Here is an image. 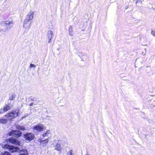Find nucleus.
Instances as JSON below:
<instances>
[{
	"instance_id": "20e7f679",
	"label": "nucleus",
	"mask_w": 155,
	"mask_h": 155,
	"mask_svg": "<svg viewBox=\"0 0 155 155\" xmlns=\"http://www.w3.org/2000/svg\"><path fill=\"white\" fill-rule=\"evenodd\" d=\"M45 127V125L41 124H39L33 127V129L35 132H41Z\"/></svg>"
},
{
	"instance_id": "9b49d317",
	"label": "nucleus",
	"mask_w": 155,
	"mask_h": 155,
	"mask_svg": "<svg viewBox=\"0 0 155 155\" xmlns=\"http://www.w3.org/2000/svg\"><path fill=\"white\" fill-rule=\"evenodd\" d=\"M18 155H28V151L27 150L22 149L21 150L19 149L18 152Z\"/></svg>"
},
{
	"instance_id": "4be33fe9",
	"label": "nucleus",
	"mask_w": 155,
	"mask_h": 155,
	"mask_svg": "<svg viewBox=\"0 0 155 155\" xmlns=\"http://www.w3.org/2000/svg\"><path fill=\"white\" fill-rule=\"evenodd\" d=\"M151 33L152 35H153V36H155V31H154L152 30L151 31Z\"/></svg>"
},
{
	"instance_id": "393cba45",
	"label": "nucleus",
	"mask_w": 155,
	"mask_h": 155,
	"mask_svg": "<svg viewBox=\"0 0 155 155\" xmlns=\"http://www.w3.org/2000/svg\"><path fill=\"white\" fill-rule=\"evenodd\" d=\"M32 105H33V103H31L30 104V106H32Z\"/></svg>"
},
{
	"instance_id": "bb28decb",
	"label": "nucleus",
	"mask_w": 155,
	"mask_h": 155,
	"mask_svg": "<svg viewBox=\"0 0 155 155\" xmlns=\"http://www.w3.org/2000/svg\"><path fill=\"white\" fill-rule=\"evenodd\" d=\"M88 155L87 154V155Z\"/></svg>"
},
{
	"instance_id": "f03ea898",
	"label": "nucleus",
	"mask_w": 155,
	"mask_h": 155,
	"mask_svg": "<svg viewBox=\"0 0 155 155\" xmlns=\"http://www.w3.org/2000/svg\"><path fill=\"white\" fill-rule=\"evenodd\" d=\"M13 22L12 19H9L8 21H4L1 25V31H6L9 30L13 26Z\"/></svg>"
},
{
	"instance_id": "4468645a",
	"label": "nucleus",
	"mask_w": 155,
	"mask_h": 155,
	"mask_svg": "<svg viewBox=\"0 0 155 155\" xmlns=\"http://www.w3.org/2000/svg\"><path fill=\"white\" fill-rule=\"evenodd\" d=\"M16 97V95L14 93H12L11 94L9 97V100L11 101H12L13 100H14Z\"/></svg>"
},
{
	"instance_id": "ddd939ff",
	"label": "nucleus",
	"mask_w": 155,
	"mask_h": 155,
	"mask_svg": "<svg viewBox=\"0 0 155 155\" xmlns=\"http://www.w3.org/2000/svg\"><path fill=\"white\" fill-rule=\"evenodd\" d=\"M51 132L49 130H47L45 133L43 134L42 135L43 138L45 137H49V135L51 134Z\"/></svg>"
},
{
	"instance_id": "aec40b11",
	"label": "nucleus",
	"mask_w": 155,
	"mask_h": 155,
	"mask_svg": "<svg viewBox=\"0 0 155 155\" xmlns=\"http://www.w3.org/2000/svg\"><path fill=\"white\" fill-rule=\"evenodd\" d=\"M0 155H11V154L8 152L4 151L2 152Z\"/></svg>"
},
{
	"instance_id": "2eb2a0df",
	"label": "nucleus",
	"mask_w": 155,
	"mask_h": 155,
	"mask_svg": "<svg viewBox=\"0 0 155 155\" xmlns=\"http://www.w3.org/2000/svg\"><path fill=\"white\" fill-rule=\"evenodd\" d=\"M7 120L3 117L0 118V123L2 124H5L7 123Z\"/></svg>"
},
{
	"instance_id": "1a4fd4ad",
	"label": "nucleus",
	"mask_w": 155,
	"mask_h": 155,
	"mask_svg": "<svg viewBox=\"0 0 155 155\" xmlns=\"http://www.w3.org/2000/svg\"><path fill=\"white\" fill-rule=\"evenodd\" d=\"M13 105V102L12 101L8 100L7 104H5V107H6L8 110L11 109Z\"/></svg>"
},
{
	"instance_id": "6e6552de",
	"label": "nucleus",
	"mask_w": 155,
	"mask_h": 155,
	"mask_svg": "<svg viewBox=\"0 0 155 155\" xmlns=\"http://www.w3.org/2000/svg\"><path fill=\"white\" fill-rule=\"evenodd\" d=\"M53 35V33L51 30H48V31L47 36L48 39V43L51 42L52 36Z\"/></svg>"
},
{
	"instance_id": "39448f33",
	"label": "nucleus",
	"mask_w": 155,
	"mask_h": 155,
	"mask_svg": "<svg viewBox=\"0 0 155 155\" xmlns=\"http://www.w3.org/2000/svg\"><path fill=\"white\" fill-rule=\"evenodd\" d=\"M24 135V137L26 140L29 141L33 140L35 138V135L31 133H28Z\"/></svg>"
},
{
	"instance_id": "f3484780",
	"label": "nucleus",
	"mask_w": 155,
	"mask_h": 155,
	"mask_svg": "<svg viewBox=\"0 0 155 155\" xmlns=\"http://www.w3.org/2000/svg\"><path fill=\"white\" fill-rule=\"evenodd\" d=\"M69 32L70 35L71 36H73V29L71 26H70V27H69Z\"/></svg>"
},
{
	"instance_id": "a878e982",
	"label": "nucleus",
	"mask_w": 155,
	"mask_h": 155,
	"mask_svg": "<svg viewBox=\"0 0 155 155\" xmlns=\"http://www.w3.org/2000/svg\"><path fill=\"white\" fill-rule=\"evenodd\" d=\"M127 8V6H126V8Z\"/></svg>"
},
{
	"instance_id": "0eeeda50",
	"label": "nucleus",
	"mask_w": 155,
	"mask_h": 155,
	"mask_svg": "<svg viewBox=\"0 0 155 155\" xmlns=\"http://www.w3.org/2000/svg\"><path fill=\"white\" fill-rule=\"evenodd\" d=\"M18 115V110H16L15 111H13L7 114L6 115L7 117H12L14 118L17 117Z\"/></svg>"
},
{
	"instance_id": "9d476101",
	"label": "nucleus",
	"mask_w": 155,
	"mask_h": 155,
	"mask_svg": "<svg viewBox=\"0 0 155 155\" xmlns=\"http://www.w3.org/2000/svg\"><path fill=\"white\" fill-rule=\"evenodd\" d=\"M8 140L9 142L12 144L19 145L20 143L19 142L16 140L15 138L11 137Z\"/></svg>"
},
{
	"instance_id": "f257e3e1",
	"label": "nucleus",
	"mask_w": 155,
	"mask_h": 155,
	"mask_svg": "<svg viewBox=\"0 0 155 155\" xmlns=\"http://www.w3.org/2000/svg\"><path fill=\"white\" fill-rule=\"evenodd\" d=\"M34 12L31 10L28 13L26 18L24 21L23 28L25 29L24 33H27L31 26V21L34 17Z\"/></svg>"
},
{
	"instance_id": "6ab92c4d",
	"label": "nucleus",
	"mask_w": 155,
	"mask_h": 155,
	"mask_svg": "<svg viewBox=\"0 0 155 155\" xmlns=\"http://www.w3.org/2000/svg\"><path fill=\"white\" fill-rule=\"evenodd\" d=\"M7 110L8 109H7L6 107H5L3 109H1L0 110V114L6 112Z\"/></svg>"
},
{
	"instance_id": "5701e85b",
	"label": "nucleus",
	"mask_w": 155,
	"mask_h": 155,
	"mask_svg": "<svg viewBox=\"0 0 155 155\" xmlns=\"http://www.w3.org/2000/svg\"><path fill=\"white\" fill-rule=\"evenodd\" d=\"M30 67H35V65H34V64H30Z\"/></svg>"
},
{
	"instance_id": "dca6fc26",
	"label": "nucleus",
	"mask_w": 155,
	"mask_h": 155,
	"mask_svg": "<svg viewBox=\"0 0 155 155\" xmlns=\"http://www.w3.org/2000/svg\"><path fill=\"white\" fill-rule=\"evenodd\" d=\"M16 127L17 129L19 130H25V128L23 126L17 125L16 126Z\"/></svg>"
},
{
	"instance_id": "f8f14e48",
	"label": "nucleus",
	"mask_w": 155,
	"mask_h": 155,
	"mask_svg": "<svg viewBox=\"0 0 155 155\" xmlns=\"http://www.w3.org/2000/svg\"><path fill=\"white\" fill-rule=\"evenodd\" d=\"M63 147L61 146L60 143H58L54 146V149L57 151H61Z\"/></svg>"
},
{
	"instance_id": "423d86ee",
	"label": "nucleus",
	"mask_w": 155,
	"mask_h": 155,
	"mask_svg": "<svg viewBox=\"0 0 155 155\" xmlns=\"http://www.w3.org/2000/svg\"><path fill=\"white\" fill-rule=\"evenodd\" d=\"M21 134L22 133L18 130H13L9 133V135L17 137L21 136Z\"/></svg>"
},
{
	"instance_id": "412c9836",
	"label": "nucleus",
	"mask_w": 155,
	"mask_h": 155,
	"mask_svg": "<svg viewBox=\"0 0 155 155\" xmlns=\"http://www.w3.org/2000/svg\"><path fill=\"white\" fill-rule=\"evenodd\" d=\"M67 155H74L72 153V150H70L67 153Z\"/></svg>"
},
{
	"instance_id": "b1692460",
	"label": "nucleus",
	"mask_w": 155,
	"mask_h": 155,
	"mask_svg": "<svg viewBox=\"0 0 155 155\" xmlns=\"http://www.w3.org/2000/svg\"><path fill=\"white\" fill-rule=\"evenodd\" d=\"M139 2H140L141 3H142V2L141 1L139 0L137 1V2H136V3H138Z\"/></svg>"
},
{
	"instance_id": "7ed1b4c3",
	"label": "nucleus",
	"mask_w": 155,
	"mask_h": 155,
	"mask_svg": "<svg viewBox=\"0 0 155 155\" xmlns=\"http://www.w3.org/2000/svg\"><path fill=\"white\" fill-rule=\"evenodd\" d=\"M3 148H6L11 153L18 152L19 151V148L14 146H10L8 144L2 145Z\"/></svg>"
},
{
	"instance_id": "a211bd4d",
	"label": "nucleus",
	"mask_w": 155,
	"mask_h": 155,
	"mask_svg": "<svg viewBox=\"0 0 155 155\" xmlns=\"http://www.w3.org/2000/svg\"><path fill=\"white\" fill-rule=\"evenodd\" d=\"M49 140L48 139H47L45 140H41V142H42V143L43 144L44 146H45L46 144L48 142Z\"/></svg>"
}]
</instances>
